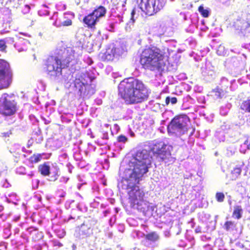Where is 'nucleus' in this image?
Returning <instances> with one entry per match:
<instances>
[{
  "label": "nucleus",
  "mask_w": 250,
  "mask_h": 250,
  "mask_svg": "<svg viewBox=\"0 0 250 250\" xmlns=\"http://www.w3.org/2000/svg\"><path fill=\"white\" fill-rule=\"evenodd\" d=\"M198 229L196 230V232H198Z\"/></svg>",
  "instance_id": "4c0bfd02"
},
{
  "label": "nucleus",
  "mask_w": 250,
  "mask_h": 250,
  "mask_svg": "<svg viewBox=\"0 0 250 250\" xmlns=\"http://www.w3.org/2000/svg\"><path fill=\"white\" fill-rule=\"evenodd\" d=\"M148 95L147 93L146 94H145L144 96H142L141 99L142 100L146 99L148 98Z\"/></svg>",
  "instance_id": "c9c22d12"
},
{
  "label": "nucleus",
  "mask_w": 250,
  "mask_h": 250,
  "mask_svg": "<svg viewBox=\"0 0 250 250\" xmlns=\"http://www.w3.org/2000/svg\"><path fill=\"white\" fill-rule=\"evenodd\" d=\"M242 169L240 167H236L231 171L229 175L231 180H236L241 174Z\"/></svg>",
  "instance_id": "2eb2a0df"
},
{
  "label": "nucleus",
  "mask_w": 250,
  "mask_h": 250,
  "mask_svg": "<svg viewBox=\"0 0 250 250\" xmlns=\"http://www.w3.org/2000/svg\"><path fill=\"white\" fill-rule=\"evenodd\" d=\"M72 24V21L70 19H67L61 23L60 26H68L71 25Z\"/></svg>",
  "instance_id": "c85d7f7f"
},
{
  "label": "nucleus",
  "mask_w": 250,
  "mask_h": 250,
  "mask_svg": "<svg viewBox=\"0 0 250 250\" xmlns=\"http://www.w3.org/2000/svg\"><path fill=\"white\" fill-rule=\"evenodd\" d=\"M119 95L127 104L139 103L141 100V83L132 78L125 79L118 85Z\"/></svg>",
  "instance_id": "f03ea898"
},
{
  "label": "nucleus",
  "mask_w": 250,
  "mask_h": 250,
  "mask_svg": "<svg viewBox=\"0 0 250 250\" xmlns=\"http://www.w3.org/2000/svg\"><path fill=\"white\" fill-rule=\"evenodd\" d=\"M141 91H142V95L144 91H146V89H145L144 88L142 87Z\"/></svg>",
  "instance_id": "e433bc0d"
},
{
  "label": "nucleus",
  "mask_w": 250,
  "mask_h": 250,
  "mask_svg": "<svg viewBox=\"0 0 250 250\" xmlns=\"http://www.w3.org/2000/svg\"><path fill=\"white\" fill-rule=\"evenodd\" d=\"M240 108L245 112L250 113V99L243 101Z\"/></svg>",
  "instance_id": "f3484780"
},
{
  "label": "nucleus",
  "mask_w": 250,
  "mask_h": 250,
  "mask_svg": "<svg viewBox=\"0 0 250 250\" xmlns=\"http://www.w3.org/2000/svg\"><path fill=\"white\" fill-rule=\"evenodd\" d=\"M117 141L120 143H125L127 141V138L123 135H120L117 138Z\"/></svg>",
  "instance_id": "cd10ccee"
},
{
  "label": "nucleus",
  "mask_w": 250,
  "mask_h": 250,
  "mask_svg": "<svg viewBox=\"0 0 250 250\" xmlns=\"http://www.w3.org/2000/svg\"><path fill=\"white\" fill-rule=\"evenodd\" d=\"M62 62L57 56H50L44 61V69L51 76L57 77L62 74Z\"/></svg>",
  "instance_id": "6e6552de"
},
{
  "label": "nucleus",
  "mask_w": 250,
  "mask_h": 250,
  "mask_svg": "<svg viewBox=\"0 0 250 250\" xmlns=\"http://www.w3.org/2000/svg\"><path fill=\"white\" fill-rule=\"evenodd\" d=\"M146 238L149 241L155 242L159 238V235L155 232H152L146 235Z\"/></svg>",
  "instance_id": "6ab92c4d"
},
{
  "label": "nucleus",
  "mask_w": 250,
  "mask_h": 250,
  "mask_svg": "<svg viewBox=\"0 0 250 250\" xmlns=\"http://www.w3.org/2000/svg\"><path fill=\"white\" fill-rule=\"evenodd\" d=\"M108 30L111 32H114V24L113 23H110Z\"/></svg>",
  "instance_id": "473e14b6"
},
{
  "label": "nucleus",
  "mask_w": 250,
  "mask_h": 250,
  "mask_svg": "<svg viewBox=\"0 0 250 250\" xmlns=\"http://www.w3.org/2000/svg\"><path fill=\"white\" fill-rule=\"evenodd\" d=\"M99 21L92 12L85 16L83 19V23L86 25L88 28L91 29L95 28L96 24Z\"/></svg>",
  "instance_id": "9b49d317"
},
{
  "label": "nucleus",
  "mask_w": 250,
  "mask_h": 250,
  "mask_svg": "<svg viewBox=\"0 0 250 250\" xmlns=\"http://www.w3.org/2000/svg\"><path fill=\"white\" fill-rule=\"evenodd\" d=\"M59 176V171L57 170L55 172L54 175L53 176H51L50 177V181H55L56 180H57L58 179Z\"/></svg>",
  "instance_id": "c756f323"
},
{
  "label": "nucleus",
  "mask_w": 250,
  "mask_h": 250,
  "mask_svg": "<svg viewBox=\"0 0 250 250\" xmlns=\"http://www.w3.org/2000/svg\"><path fill=\"white\" fill-rule=\"evenodd\" d=\"M14 73L10 64L0 59V90L7 89L13 82Z\"/></svg>",
  "instance_id": "0eeeda50"
},
{
  "label": "nucleus",
  "mask_w": 250,
  "mask_h": 250,
  "mask_svg": "<svg viewBox=\"0 0 250 250\" xmlns=\"http://www.w3.org/2000/svg\"><path fill=\"white\" fill-rule=\"evenodd\" d=\"M134 14H135L134 10H132V11L131 12V20L132 21V22H134V18H133V16H134Z\"/></svg>",
  "instance_id": "f704fd0d"
},
{
  "label": "nucleus",
  "mask_w": 250,
  "mask_h": 250,
  "mask_svg": "<svg viewBox=\"0 0 250 250\" xmlns=\"http://www.w3.org/2000/svg\"><path fill=\"white\" fill-rule=\"evenodd\" d=\"M30 10V6L29 5H25L23 9L22 12L24 14L28 13Z\"/></svg>",
  "instance_id": "2f4dec72"
},
{
  "label": "nucleus",
  "mask_w": 250,
  "mask_h": 250,
  "mask_svg": "<svg viewBox=\"0 0 250 250\" xmlns=\"http://www.w3.org/2000/svg\"><path fill=\"white\" fill-rule=\"evenodd\" d=\"M81 88L79 89L80 95L84 96L88 94L87 89L89 88L88 85L84 84L83 83L80 84Z\"/></svg>",
  "instance_id": "aec40b11"
},
{
  "label": "nucleus",
  "mask_w": 250,
  "mask_h": 250,
  "mask_svg": "<svg viewBox=\"0 0 250 250\" xmlns=\"http://www.w3.org/2000/svg\"><path fill=\"white\" fill-rule=\"evenodd\" d=\"M42 155L41 154H34L29 158V162L30 164L37 163L41 161Z\"/></svg>",
  "instance_id": "a211bd4d"
},
{
  "label": "nucleus",
  "mask_w": 250,
  "mask_h": 250,
  "mask_svg": "<svg viewBox=\"0 0 250 250\" xmlns=\"http://www.w3.org/2000/svg\"><path fill=\"white\" fill-rule=\"evenodd\" d=\"M164 54L157 48L148 47L142 52V65L145 69L151 71L158 70L163 68Z\"/></svg>",
  "instance_id": "7ed1b4c3"
},
{
  "label": "nucleus",
  "mask_w": 250,
  "mask_h": 250,
  "mask_svg": "<svg viewBox=\"0 0 250 250\" xmlns=\"http://www.w3.org/2000/svg\"><path fill=\"white\" fill-rule=\"evenodd\" d=\"M132 164L133 167L132 172L123 181L126 182V188L130 189L128 195L132 208L139 210L141 201V151H137L133 155Z\"/></svg>",
  "instance_id": "f257e3e1"
},
{
  "label": "nucleus",
  "mask_w": 250,
  "mask_h": 250,
  "mask_svg": "<svg viewBox=\"0 0 250 250\" xmlns=\"http://www.w3.org/2000/svg\"><path fill=\"white\" fill-rule=\"evenodd\" d=\"M244 145L247 146V147L248 149H250V141L248 139L246 140L244 142Z\"/></svg>",
  "instance_id": "72a5a7b5"
},
{
  "label": "nucleus",
  "mask_w": 250,
  "mask_h": 250,
  "mask_svg": "<svg viewBox=\"0 0 250 250\" xmlns=\"http://www.w3.org/2000/svg\"><path fill=\"white\" fill-rule=\"evenodd\" d=\"M198 229L196 230V232H198Z\"/></svg>",
  "instance_id": "58836bf2"
},
{
  "label": "nucleus",
  "mask_w": 250,
  "mask_h": 250,
  "mask_svg": "<svg viewBox=\"0 0 250 250\" xmlns=\"http://www.w3.org/2000/svg\"><path fill=\"white\" fill-rule=\"evenodd\" d=\"M18 110L17 103L13 95L3 93L0 97V114L5 116L14 115Z\"/></svg>",
  "instance_id": "39448f33"
},
{
  "label": "nucleus",
  "mask_w": 250,
  "mask_h": 250,
  "mask_svg": "<svg viewBox=\"0 0 250 250\" xmlns=\"http://www.w3.org/2000/svg\"><path fill=\"white\" fill-rule=\"evenodd\" d=\"M97 221L94 219L87 220V222H83L80 227H79V234L85 235L87 237L92 233L91 226L96 224Z\"/></svg>",
  "instance_id": "1a4fd4ad"
},
{
  "label": "nucleus",
  "mask_w": 250,
  "mask_h": 250,
  "mask_svg": "<svg viewBox=\"0 0 250 250\" xmlns=\"http://www.w3.org/2000/svg\"><path fill=\"white\" fill-rule=\"evenodd\" d=\"M150 165V161L148 160V162L146 163V162H143L142 160V172L143 174L146 173L148 171V166L147 165Z\"/></svg>",
  "instance_id": "393cba45"
},
{
  "label": "nucleus",
  "mask_w": 250,
  "mask_h": 250,
  "mask_svg": "<svg viewBox=\"0 0 250 250\" xmlns=\"http://www.w3.org/2000/svg\"><path fill=\"white\" fill-rule=\"evenodd\" d=\"M170 102L171 103V104H174L177 103V99L176 97H172L170 98L169 96H167L165 100V104L166 105H168Z\"/></svg>",
  "instance_id": "a878e982"
},
{
  "label": "nucleus",
  "mask_w": 250,
  "mask_h": 250,
  "mask_svg": "<svg viewBox=\"0 0 250 250\" xmlns=\"http://www.w3.org/2000/svg\"><path fill=\"white\" fill-rule=\"evenodd\" d=\"M142 3L144 4V7H142L143 11L146 15L151 16L156 13L155 8L156 0H142Z\"/></svg>",
  "instance_id": "9d476101"
},
{
  "label": "nucleus",
  "mask_w": 250,
  "mask_h": 250,
  "mask_svg": "<svg viewBox=\"0 0 250 250\" xmlns=\"http://www.w3.org/2000/svg\"><path fill=\"white\" fill-rule=\"evenodd\" d=\"M172 150L171 145L160 141L152 144L150 146L149 151L151 152L153 156L159 161L162 162L170 157Z\"/></svg>",
  "instance_id": "423d86ee"
},
{
  "label": "nucleus",
  "mask_w": 250,
  "mask_h": 250,
  "mask_svg": "<svg viewBox=\"0 0 250 250\" xmlns=\"http://www.w3.org/2000/svg\"><path fill=\"white\" fill-rule=\"evenodd\" d=\"M190 122L186 115L175 116L170 122L167 127L169 134L181 136L188 131V124Z\"/></svg>",
  "instance_id": "20e7f679"
},
{
  "label": "nucleus",
  "mask_w": 250,
  "mask_h": 250,
  "mask_svg": "<svg viewBox=\"0 0 250 250\" xmlns=\"http://www.w3.org/2000/svg\"><path fill=\"white\" fill-rule=\"evenodd\" d=\"M235 227L234 223L232 221H227L224 224V228L227 231H229Z\"/></svg>",
  "instance_id": "4be33fe9"
},
{
  "label": "nucleus",
  "mask_w": 250,
  "mask_h": 250,
  "mask_svg": "<svg viewBox=\"0 0 250 250\" xmlns=\"http://www.w3.org/2000/svg\"><path fill=\"white\" fill-rule=\"evenodd\" d=\"M92 13L97 17L99 20L101 17H104L106 13V9L103 6H99L95 8Z\"/></svg>",
  "instance_id": "f8f14e48"
},
{
  "label": "nucleus",
  "mask_w": 250,
  "mask_h": 250,
  "mask_svg": "<svg viewBox=\"0 0 250 250\" xmlns=\"http://www.w3.org/2000/svg\"><path fill=\"white\" fill-rule=\"evenodd\" d=\"M243 209L240 206H236L234 207L232 213V217L237 219H239L242 217Z\"/></svg>",
  "instance_id": "dca6fc26"
},
{
  "label": "nucleus",
  "mask_w": 250,
  "mask_h": 250,
  "mask_svg": "<svg viewBox=\"0 0 250 250\" xmlns=\"http://www.w3.org/2000/svg\"><path fill=\"white\" fill-rule=\"evenodd\" d=\"M6 47L5 41L3 39L0 40V51H5Z\"/></svg>",
  "instance_id": "bb28decb"
},
{
  "label": "nucleus",
  "mask_w": 250,
  "mask_h": 250,
  "mask_svg": "<svg viewBox=\"0 0 250 250\" xmlns=\"http://www.w3.org/2000/svg\"><path fill=\"white\" fill-rule=\"evenodd\" d=\"M198 11L201 13L202 17L207 18L209 16V12L207 9H205L202 5L198 7Z\"/></svg>",
  "instance_id": "5701e85b"
},
{
  "label": "nucleus",
  "mask_w": 250,
  "mask_h": 250,
  "mask_svg": "<svg viewBox=\"0 0 250 250\" xmlns=\"http://www.w3.org/2000/svg\"><path fill=\"white\" fill-rule=\"evenodd\" d=\"M50 166L46 163L39 165L38 167L39 171L43 176L49 175L50 173Z\"/></svg>",
  "instance_id": "ddd939ff"
},
{
  "label": "nucleus",
  "mask_w": 250,
  "mask_h": 250,
  "mask_svg": "<svg viewBox=\"0 0 250 250\" xmlns=\"http://www.w3.org/2000/svg\"><path fill=\"white\" fill-rule=\"evenodd\" d=\"M116 48L113 47L110 51V52L106 51L103 57V59L104 61H111L113 60L115 55Z\"/></svg>",
  "instance_id": "4468645a"
},
{
  "label": "nucleus",
  "mask_w": 250,
  "mask_h": 250,
  "mask_svg": "<svg viewBox=\"0 0 250 250\" xmlns=\"http://www.w3.org/2000/svg\"><path fill=\"white\" fill-rule=\"evenodd\" d=\"M156 3L155 4V8L156 12L161 9L165 5L166 0H156Z\"/></svg>",
  "instance_id": "412c9836"
},
{
  "label": "nucleus",
  "mask_w": 250,
  "mask_h": 250,
  "mask_svg": "<svg viewBox=\"0 0 250 250\" xmlns=\"http://www.w3.org/2000/svg\"><path fill=\"white\" fill-rule=\"evenodd\" d=\"M250 28V23H247V24L244 27H242L240 29V32L241 34H243L244 35H245L246 33V32L245 31V29L247 28Z\"/></svg>",
  "instance_id": "7c9ffc66"
},
{
  "label": "nucleus",
  "mask_w": 250,
  "mask_h": 250,
  "mask_svg": "<svg viewBox=\"0 0 250 250\" xmlns=\"http://www.w3.org/2000/svg\"><path fill=\"white\" fill-rule=\"evenodd\" d=\"M225 194L222 192H217L215 194V198L218 202L222 203L224 201Z\"/></svg>",
  "instance_id": "b1692460"
}]
</instances>
